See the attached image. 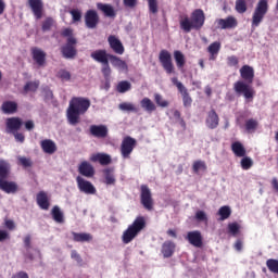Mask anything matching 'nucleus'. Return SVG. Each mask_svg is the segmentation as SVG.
Here are the masks:
<instances>
[{
  "instance_id": "nucleus-1",
  "label": "nucleus",
  "mask_w": 278,
  "mask_h": 278,
  "mask_svg": "<svg viewBox=\"0 0 278 278\" xmlns=\"http://www.w3.org/2000/svg\"><path fill=\"white\" fill-rule=\"evenodd\" d=\"M239 73L242 80H238L233 84L235 92L242 94L244 99H253V97H255V89H253L250 84H253V79L255 78V70L249 65H243Z\"/></svg>"
},
{
  "instance_id": "nucleus-2",
  "label": "nucleus",
  "mask_w": 278,
  "mask_h": 278,
  "mask_svg": "<svg viewBox=\"0 0 278 278\" xmlns=\"http://www.w3.org/2000/svg\"><path fill=\"white\" fill-rule=\"evenodd\" d=\"M90 110V99L84 97H74L70 100L66 110V118L70 125H79L83 114Z\"/></svg>"
},
{
  "instance_id": "nucleus-3",
  "label": "nucleus",
  "mask_w": 278,
  "mask_h": 278,
  "mask_svg": "<svg viewBox=\"0 0 278 278\" xmlns=\"http://www.w3.org/2000/svg\"><path fill=\"white\" fill-rule=\"evenodd\" d=\"M205 24V13H203V10L197 9L191 14V20L188 16H185L180 20V28L182 31H186V34H190L192 29H201L203 25Z\"/></svg>"
},
{
  "instance_id": "nucleus-4",
  "label": "nucleus",
  "mask_w": 278,
  "mask_h": 278,
  "mask_svg": "<svg viewBox=\"0 0 278 278\" xmlns=\"http://www.w3.org/2000/svg\"><path fill=\"white\" fill-rule=\"evenodd\" d=\"M144 227H147L144 217H137L134 223L129 225L128 228L123 232L122 242L124 244H129V242H132L138 237V233H140Z\"/></svg>"
},
{
  "instance_id": "nucleus-5",
  "label": "nucleus",
  "mask_w": 278,
  "mask_h": 278,
  "mask_svg": "<svg viewBox=\"0 0 278 278\" xmlns=\"http://www.w3.org/2000/svg\"><path fill=\"white\" fill-rule=\"evenodd\" d=\"M266 14H268V0H260L252 14V29H256L258 25H262Z\"/></svg>"
},
{
  "instance_id": "nucleus-6",
  "label": "nucleus",
  "mask_w": 278,
  "mask_h": 278,
  "mask_svg": "<svg viewBox=\"0 0 278 278\" xmlns=\"http://www.w3.org/2000/svg\"><path fill=\"white\" fill-rule=\"evenodd\" d=\"M159 60L167 75H173V73H175V65L173 64L170 52L162 50L159 54Z\"/></svg>"
},
{
  "instance_id": "nucleus-7",
  "label": "nucleus",
  "mask_w": 278,
  "mask_h": 278,
  "mask_svg": "<svg viewBox=\"0 0 278 278\" xmlns=\"http://www.w3.org/2000/svg\"><path fill=\"white\" fill-rule=\"evenodd\" d=\"M134 149H136V139L131 137L124 138L121 144L122 157L124 160H129L131 153H134Z\"/></svg>"
},
{
  "instance_id": "nucleus-8",
  "label": "nucleus",
  "mask_w": 278,
  "mask_h": 278,
  "mask_svg": "<svg viewBox=\"0 0 278 278\" xmlns=\"http://www.w3.org/2000/svg\"><path fill=\"white\" fill-rule=\"evenodd\" d=\"M76 184L79 192H83L84 194H97V188L94 185L86 180L84 177L77 176Z\"/></svg>"
},
{
  "instance_id": "nucleus-9",
  "label": "nucleus",
  "mask_w": 278,
  "mask_h": 278,
  "mask_svg": "<svg viewBox=\"0 0 278 278\" xmlns=\"http://www.w3.org/2000/svg\"><path fill=\"white\" fill-rule=\"evenodd\" d=\"M172 84L176 86V88L179 90L180 94L182 96V101L185 108H190L192 105V98H190V94L188 93V89L181 81L177 79V77L172 78Z\"/></svg>"
},
{
  "instance_id": "nucleus-10",
  "label": "nucleus",
  "mask_w": 278,
  "mask_h": 278,
  "mask_svg": "<svg viewBox=\"0 0 278 278\" xmlns=\"http://www.w3.org/2000/svg\"><path fill=\"white\" fill-rule=\"evenodd\" d=\"M141 204L146 210H153V197L151 195V189L147 185L141 186Z\"/></svg>"
},
{
  "instance_id": "nucleus-11",
  "label": "nucleus",
  "mask_w": 278,
  "mask_h": 278,
  "mask_svg": "<svg viewBox=\"0 0 278 278\" xmlns=\"http://www.w3.org/2000/svg\"><path fill=\"white\" fill-rule=\"evenodd\" d=\"M77 45V39L75 37H70L67 39V43L62 48V54L67 60H71L77 55V49H75V46Z\"/></svg>"
},
{
  "instance_id": "nucleus-12",
  "label": "nucleus",
  "mask_w": 278,
  "mask_h": 278,
  "mask_svg": "<svg viewBox=\"0 0 278 278\" xmlns=\"http://www.w3.org/2000/svg\"><path fill=\"white\" fill-rule=\"evenodd\" d=\"M218 29H235L238 27V20L233 16H228L226 18H218L215 21Z\"/></svg>"
},
{
  "instance_id": "nucleus-13",
  "label": "nucleus",
  "mask_w": 278,
  "mask_h": 278,
  "mask_svg": "<svg viewBox=\"0 0 278 278\" xmlns=\"http://www.w3.org/2000/svg\"><path fill=\"white\" fill-rule=\"evenodd\" d=\"M0 190L7 194H16L18 192V184L9 181L8 178H0Z\"/></svg>"
},
{
  "instance_id": "nucleus-14",
  "label": "nucleus",
  "mask_w": 278,
  "mask_h": 278,
  "mask_svg": "<svg viewBox=\"0 0 278 278\" xmlns=\"http://www.w3.org/2000/svg\"><path fill=\"white\" fill-rule=\"evenodd\" d=\"M186 240L197 249H201L203 247V236H201V231L199 230L189 231Z\"/></svg>"
},
{
  "instance_id": "nucleus-15",
  "label": "nucleus",
  "mask_w": 278,
  "mask_h": 278,
  "mask_svg": "<svg viewBox=\"0 0 278 278\" xmlns=\"http://www.w3.org/2000/svg\"><path fill=\"white\" fill-rule=\"evenodd\" d=\"M85 23L88 29H94L99 25V14L94 10H89L85 14Z\"/></svg>"
},
{
  "instance_id": "nucleus-16",
  "label": "nucleus",
  "mask_w": 278,
  "mask_h": 278,
  "mask_svg": "<svg viewBox=\"0 0 278 278\" xmlns=\"http://www.w3.org/2000/svg\"><path fill=\"white\" fill-rule=\"evenodd\" d=\"M33 60L36 62L38 66H45L47 64V52L40 48L31 49Z\"/></svg>"
},
{
  "instance_id": "nucleus-17",
  "label": "nucleus",
  "mask_w": 278,
  "mask_h": 278,
  "mask_svg": "<svg viewBox=\"0 0 278 278\" xmlns=\"http://www.w3.org/2000/svg\"><path fill=\"white\" fill-rule=\"evenodd\" d=\"M23 119L20 117H10L7 119V131L8 134H14L21 129Z\"/></svg>"
},
{
  "instance_id": "nucleus-18",
  "label": "nucleus",
  "mask_w": 278,
  "mask_h": 278,
  "mask_svg": "<svg viewBox=\"0 0 278 278\" xmlns=\"http://www.w3.org/2000/svg\"><path fill=\"white\" fill-rule=\"evenodd\" d=\"M28 5L37 20L42 18V0H28Z\"/></svg>"
},
{
  "instance_id": "nucleus-19",
  "label": "nucleus",
  "mask_w": 278,
  "mask_h": 278,
  "mask_svg": "<svg viewBox=\"0 0 278 278\" xmlns=\"http://www.w3.org/2000/svg\"><path fill=\"white\" fill-rule=\"evenodd\" d=\"M219 122H220V118L218 117V114L216 113V111L211 110L207 113V116L205 119L206 127L208 129H216V127H218Z\"/></svg>"
},
{
  "instance_id": "nucleus-20",
  "label": "nucleus",
  "mask_w": 278,
  "mask_h": 278,
  "mask_svg": "<svg viewBox=\"0 0 278 278\" xmlns=\"http://www.w3.org/2000/svg\"><path fill=\"white\" fill-rule=\"evenodd\" d=\"M40 147L43 151V153H47L48 155H53L55 151H58V144H55V141L51 139H45L40 141Z\"/></svg>"
},
{
  "instance_id": "nucleus-21",
  "label": "nucleus",
  "mask_w": 278,
  "mask_h": 278,
  "mask_svg": "<svg viewBox=\"0 0 278 278\" xmlns=\"http://www.w3.org/2000/svg\"><path fill=\"white\" fill-rule=\"evenodd\" d=\"M108 40L111 49H113L115 53H117L118 55H123V53H125V48L123 47V42H121L119 39L116 38V36L111 35L109 36Z\"/></svg>"
},
{
  "instance_id": "nucleus-22",
  "label": "nucleus",
  "mask_w": 278,
  "mask_h": 278,
  "mask_svg": "<svg viewBox=\"0 0 278 278\" xmlns=\"http://www.w3.org/2000/svg\"><path fill=\"white\" fill-rule=\"evenodd\" d=\"M110 55L112 54H109L105 50H96L91 53L92 60L100 64H108V62H110Z\"/></svg>"
},
{
  "instance_id": "nucleus-23",
  "label": "nucleus",
  "mask_w": 278,
  "mask_h": 278,
  "mask_svg": "<svg viewBox=\"0 0 278 278\" xmlns=\"http://www.w3.org/2000/svg\"><path fill=\"white\" fill-rule=\"evenodd\" d=\"M109 60H110L112 66H114V68H117V71L127 72L129 68L125 61L121 60V58H118L114 54L109 55Z\"/></svg>"
},
{
  "instance_id": "nucleus-24",
  "label": "nucleus",
  "mask_w": 278,
  "mask_h": 278,
  "mask_svg": "<svg viewBox=\"0 0 278 278\" xmlns=\"http://www.w3.org/2000/svg\"><path fill=\"white\" fill-rule=\"evenodd\" d=\"M91 162H99L102 166H108L112 163V156L106 153H96L90 156Z\"/></svg>"
},
{
  "instance_id": "nucleus-25",
  "label": "nucleus",
  "mask_w": 278,
  "mask_h": 278,
  "mask_svg": "<svg viewBox=\"0 0 278 278\" xmlns=\"http://www.w3.org/2000/svg\"><path fill=\"white\" fill-rule=\"evenodd\" d=\"M78 173L84 177H93L94 176V167L87 161H84L78 166Z\"/></svg>"
},
{
  "instance_id": "nucleus-26",
  "label": "nucleus",
  "mask_w": 278,
  "mask_h": 278,
  "mask_svg": "<svg viewBox=\"0 0 278 278\" xmlns=\"http://www.w3.org/2000/svg\"><path fill=\"white\" fill-rule=\"evenodd\" d=\"M90 134L94 136V138H105L108 136V126L105 125H91Z\"/></svg>"
},
{
  "instance_id": "nucleus-27",
  "label": "nucleus",
  "mask_w": 278,
  "mask_h": 278,
  "mask_svg": "<svg viewBox=\"0 0 278 278\" xmlns=\"http://www.w3.org/2000/svg\"><path fill=\"white\" fill-rule=\"evenodd\" d=\"M175 242L165 241L162 245L161 253L164 257H173V253H175Z\"/></svg>"
},
{
  "instance_id": "nucleus-28",
  "label": "nucleus",
  "mask_w": 278,
  "mask_h": 278,
  "mask_svg": "<svg viewBox=\"0 0 278 278\" xmlns=\"http://www.w3.org/2000/svg\"><path fill=\"white\" fill-rule=\"evenodd\" d=\"M140 105L142 110H144V112H148V114H153V112L157 110V106L155 105V103L152 102V100L149 98H143L140 101Z\"/></svg>"
},
{
  "instance_id": "nucleus-29",
  "label": "nucleus",
  "mask_w": 278,
  "mask_h": 278,
  "mask_svg": "<svg viewBox=\"0 0 278 278\" xmlns=\"http://www.w3.org/2000/svg\"><path fill=\"white\" fill-rule=\"evenodd\" d=\"M98 10L103 12L104 16H109L110 18H114L116 16V12L114 11V7L111 4H103L101 2L97 3Z\"/></svg>"
},
{
  "instance_id": "nucleus-30",
  "label": "nucleus",
  "mask_w": 278,
  "mask_h": 278,
  "mask_svg": "<svg viewBox=\"0 0 278 278\" xmlns=\"http://www.w3.org/2000/svg\"><path fill=\"white\" fill-rule=\"evenodd\" d=\"M37 205H39L41 210H49V197L47 192L40 191L37 194Z\"/></svg>"
},
{
  "instance_id": "nucleus-31",
  "label": "nucleus",
  "mask_w": 278,
  "mask_h": 278,
  "mask_svg": "<svg viewBox=\"0 0 278 278\" xmlns=\"http://www.w3.org/2000/svg\"><path fill=\"white\" fill-rule=\"evenodd\" d=\"M1 108L4 114H14L18 110V104L14 101H5Z\"/></svg>"
},
{
  "instance_id": "nucleus-32",
  "label": "nucleus",
  "mask_w": 278,
  "mask_h": 278,
  "mask_svg": "<svg viewBox=\"0 0 278 278\" xmlns=\"http://www.w3.org/2000/svg\"><path fill=\"white\" fill-rule=\"evenodd\" d=\"M232 152L237 157H244L247 155V149L240 141H236L231 144Z\"/></svg>"
},
{
  "instance_id": "nucleus-33",
  "label": "nucleus",
  "mask_w": 278,
  "mask_h": 278,
  "mask_svg": "<svg viewBox=\"0 0 278 278\" xmlns=\"http://www.w3.org/2000/svg\"><path fill=\"white\" fill-rule=\"evenodd\" d=\"M10 177V163L0 159V179H8Z\"/></svg>"
},
{
  "instance_id": "nucleus-34",
  "label": "nucleus",
  "mask_w": 278,
  "mask_h": 278,
  "mask_svg": "<svg viewBox=\"0 0 278 278\" xmlns=\"http://www.w3.org/2000/svg\"><path fill=\"white\" fill-rule=\"evenodd\" d=\"M74 242H90L92 240V235L88 232H72Z\"/></svg>"
},
{
  "instance_id": "nucleus-35",
  "label": "nucleus",
  "mask_w": 278,
  "mask_h": 278,
  "mask_svg": "<svg viewBox=\"0 0 278 278\" xmlns=\"http://www.w3.org/2000/svg\"><path fill=\"white\" fill-rule=\"evenodd\" d=\"M174 59L177 65V68H184L186 66V55L179 50L174 51Z\"/></svg>"
},
{
  "instance_id": "nucleus-36",
  "label": "nucleus",
  "mask_w": 278,
  "mask_h": 278,
  "mask_svg": "<svg viewBox=\"0 0 278 278\" xmlns=\"http://www.w3.org/2000/svg\"><path fill=\"white\" fill-rule=\"evenodd\" d=\"M208 53H211L210 60H216L218 52L220 51V42L215 41L211 43L207 48Z\"/></svg>"
},
{
  "instance_id": "nucleus-37",
  "label": "nucleus",
  "mask_w": 278,
  "mask_h": 278,
  "mask_svg": "<svg viewBox=\"0 0 278 278\" xmlns=\"http://www.w3.org/2000/svg\"><path fill=\"white\" fill-rule=\"evenodd\" d=\"M104 184L106 186H114L116 184V178L114 177V169H104Z\"/></svg>"
},
{
  "instance_id": "nucleus-38",
  "label": "nucleus",
  "mask_w": 278,
  "mask_h": 278,
  "mask_svg": "<svg viewBox=\"0 0 278 278\" xmlns=\"http://www.w3.org/2000/svg\"><path fill=\"white\" fill-rule=\"evenodd\" d=\"M52 218L55 223H64V213L60 210V206H54L51 211Z\"/></svg>"
},
{
  "instance_id": "nucleus-39",
  "label": "nucleus",
  "mask_w": 278,
  "mask_h": 278,
  "mask_svg": "<svg viewBox=\"0 0 278 278\" xmlns=\"http://www.w3.org/2000/svg\"><path fill=\"white\" fill-rule=\"evenodd\" d=\"M219 220H227L229 216H231V207L229 206H222L218 212Z\"/></svg>"
},
{
  "instance_id": "nucleus-40",
  "label": "nucleus",
  "mask_w": 278,
  "mask_h": 278,
  "mask_svg": "<svg viewBox=\"0 0 278 278\" xmlns=\"http://www.w3.org/2000/svg\"><path fill=\"white\" fill-rule=\"evenodd\" d=\"M117 92L124 94V92H129L131 90V83L127 80L119 81L116 87Z\"/></svg>"
},
{
  "instance_id": "nucleus-41",
  "label": "nucleus",
  "mask_w": 278,
  "mask_h": 278,
  "mask_svg": "<svg viewBox=\"0 0 278 278\" xmlns=\"http://www.w3.org/2000/svg\"><path fill=\"white\" fill-rule=\"evenodd\" d=\"M122 112H138V109L134 103L130 102H123L118 105Z\"/></svg>"
},
{
  "instance_id": "nucleus-42",
  "label": "nucleus",
  "mask_w": 278,
  "mask_h": 278,
  "mask_svg": "<svg viewBox=\"0 0 278 278\" xmlns=\"http://www.w3.org/2000/svg\"><path fill=\"white\" fill-rule=\"evenodd\" d=\"M40 86L39 81H28L24 86V91L25 92H36L38 90V87Z\"/></svg>"
},
{
  "instance_id": "nucleus-43",
  "label": "nucleus",
  "mask_w": 278,
  "mask_h": 278,
  "mask_svg": "<svg viewBox=\"0 0 278 278\" xmlns=\"http://www.w3.org/2000/svg\"><path fill=\"white\" fill-rule=\"evenodd\" d=\"M266 266H267L268 270H270V273H275L276 275H278V261L277 260H273V258L267 260Z\"/></svg>"
},
{
  "instance_id": "nucleus-44",
  "label": "nucleus",
  "mask_w": 278,
  "mask_h": 278,
  "mask_svg": "<svg viewBox=\"0 0 278 278\" xmlns=\"http://www.w3.org/2000/svg\"><path fill=\"white\" fill-rule=\"evenodd\" d=\"M240 229H242V227L236 222L228 224V231L231 236H238V233H240Z\"/></svg>"
},
{
  "instance_id": "nucleus-45",
  "label": "nucleus",
  "mask_w": 278,
  "mask_h": 278,
  "mask_svg": "<svg viewBox=\"0 0 278 278\" xmlns=\"http://www.w3.org/2000/svg\"><path fill=\"white\" fill-rule=\"evenodd\" d=\"M257 125H258L257 121H255L253 118L252 119H248L245 122V129L250 134H253V131H255V129H257Z\"/></svg>"
},
{
  "instance_id": "nucleus-46",
  "label": "nucleus",
  "mask_w": 278,
  "mask_h": 278,
  "mask_svg": "<svg viewBox=\"0 0 278 278\" xmlns=\"http://www.w3.org/2000/svg\"><path fill=\"white\" fill-rule=\"evenodd\" d=\"M154 101L159 108H168V101L164 100L160 93L154 94Z\"/></svg>"
},
{
  "instance_id": "nucleus-47",
  "label": "nucleus",
  "mask_w": 278,
  "mask_h": 278,
  "mask_svg": "<svg viewBox=\"0 0 278 278\" xmlns=\"http://www.w3.org/2000/svg\"><path fill=\"white\" fill-rule=\"evenodd\" d=\"M253 166V160L249 156H244L241 160V168L243 170H249Z\"/></svg>"
},
{
  "instance_id": "nucleus-48",
  "label": "nucleus",
  "mask_w": 278,
  "mask_h": 278,
  "mask_svg": "<svg viewBox=\"0 0 278 278\" xmlns=\"http://www.w3.org/2000/svg\"><path fill=\"white\" fill-rule=\"evenodd\" d=\"M102 75L106 81H110V77L112 75V68L110 67V62L102 64Z\"/></svg>"
},
{
  "instance_id": "nucleus-49",
  "label": "nucleus",
  "mask_w": 278,
  "mask_h": 278,
  "mask_svg": "<svg viewBox=\"0 0 278 278\" xmlns=\"http://www.w3.org/2000/svg\"><path fill=\"white\" fill-rule=\"evenodd\" d=\"M236 11L239 14H244V12H247V2L244 0H237L236 1Z\"/></svg>"
},
{
  "instance_id": "nucleus-50",
  "label": "nucleus",
  "mask_w": 278,
  "mask_h": 278,
  "mask_svg": "<svg viewBox=\"0 0 278 278\" xmlns=\"http://www.w3.org/2000/svg\"><path fill=\"white\" fill-rule=\"evenodd\" d=\"M192 168L195 173H201V170H206L207 169V165H205V163L203 161H195L193 163Z\"/></svg>"
},
{
  "instance_id": "nucleus-51",
  "label": "nucleus",
  "mask_w": 278,
  "mask_h": 278,
  "mask_svg": "<svg viewBox=\"0 0 278 278\" xmlns=\"http://www.w3.org/2000/svg\"><path fill=\"white\" fill-rule=\"evenodd\" d=\"M194 218L198 223H207V213L205 211H197Z\"/></svg>"
},
{
  "instance_id": "nucleus-52",
  "label": "nucleus",
  "mask_w": 278,
  "mask_h": 278,
  "mask_svg": "<svg viewBox=\"0 0 278 278\" xmlns=\"http://www.w3.org/2000/svg\"><path fill=\"white\" fill-rule=\"evenodd\" d=\"M24 247H25V249H26L27 257H28L29 260H34V256H31V255L29 254V249H31V237H30V236H26V237L24 238Z\"/></svg>"
},
{
  "instance_id": "nucleus-53",
  "label": "nucleus",
  "mask_w": 278,
  "mask_h": 278,
  "mask_svg": "<svg viewBox=\"0 0 278 278\" xmlns=\"http://www.w3.org/2000/svg\"><path fill=\"white\" fill-rule=\"evenodd\" d=\"M58 77L59 79H61L62 81H71V72L66 71V70H61L58 73Z\"/></svg>"
},
{
  "instance_id": "nucleus-54",
  "label": "nucleus",
  "mask_w": 278,
  "mask_h": 278,
  "mask_svg": "<svg viewBox=\"0 0 278 278\" xmlns=\"http://www.w3.org/2000/svg\"><path fill=\"white\" fill-rule=\"evenodd\" d=\"M54 21L52 17H47L42 24V30L43 31H49V29H51V27H53L54 25Z\"/></svg>"
},
{
  "instance_id": "nucleus-55",
  "label": "nucleus",
  "mask_w": 278,
  "mask_h": 278,
  "mask_svg": "<svg viewBox=\"0 0 278 278\" xmlns=\"http://www.w3.org/2000/svg\"><path fill=\"white\" fill-rule=\"evenodd\" d=\"M70 14L73 17L74 23L81 21V11L74 9V10L70 11Z\"/></svg>"
},
{
  "instance_id": "nucleus-56",
  "label": "nucleus",
  "mask_w": 278,
  "mask_h": 278,
  "mask_svg": "<svg viewBox=\"0 0 278 278\" xmlns=\"http://www.w3.org/2000/svg\"><path fill=\"white\" fill-rule=\"evenodd\" d=\"M149 10L152 14H157V0H148Z\"/></svg>"
},
{
  "instance_id": "nucleus-57",
  "label": "nucleus",
  "mask_w": 278,
  "mask_h": 278,
  "mask_svg": "<svg viewBox=\"0 0 278 278\" xmlns=\"http://www.w3.org/2000/svg\"><path fill=\"white\" fill-rule=\"evenodd\" d=\"M71 257H72V260H75V262H77V264H81V262H83L81 256L75 250H73L71 252Z\"/></svg>"
},
{
  "instance_id": "nucleus-58",
  "label": "nucleus",
  "mask_w": 278,
  "mask_h": 278,
  "mask_svg": "<svg viewBox=\"0 0 278 278\" xmlns=\"http://www.w3.org/2000/svg\"><path fill=\"white\" fill-rule=\"evenodd\" d=\"M4 225H5L7 229H10V231H13V229H16V224H14V220H12V219H7L4 222Z\"/></svg>"
},
{
  "instance_id": "nucleus-59",
  "label": "nucleus",
  "mask_w": 278,
  "mask_h": 278,
  "mask_svg": "<svg viewBox=\"0 0 278 278\" xmlns=\"http://www.w3.org/2000/svg\"><path fill=\"white\" fill-rule=\"evenodd\" d=\"M124 5L126 8H136V5H138V0H124Z\"/></svg>"
},
{
  "instance_id": "nucleus-60",
  "label": "nucleus",
  "mask_w": 278,
  "mask_h": 278,
  "mask_svg": "<svg viewBox=\"0 0 278 278\" xmlns=\"http://www.w3.org/2000/svg\"><path fill=\"white\" fill-rule=\"evenodd\" d=\"M228 66H238V58L237 56H228Z\"/></svg>"
},
{
  "instance_id": "nucleus-61",
  "label": "nucleus",
  "mask_w": 278,
  "mask_h": 278,
  "mask_svg": "<svg viewBox=\"0 0 278 278\" xmlns=\"http://www.w3.org/2000/svg\"><path fill=\"white\" fill-rule=\"evenodd\" d=\"M62 36L67 38V40H68V38H73V29H71V28L63 29Z\"/></svg>"
},
{
  "instance_id": "nucleus-62",
  "label": "nucleus",
  "mask_w": 278,
  "mask_h": 278,
  "mask_svg": "<svg viewBox=\"0 0 278 278\" xmlns=\"http://www.w3.org/2000/svg\"><path fill=\"white\" fill-rule=\"evenodd\" d=\"M18 160H20L22 166H25V167L31 166V161L29 159H27V157H20Z\"/></svg>"
},
{
  "instance_id": "nucleus-63",
  "label": "nucleus",
  "mask_w": 278,
  "mask_h": 278,
  "mask_svg": "<svg viewBox=\"0 0 278 278\" xmlns=\"http://www.w3.org/2000/svg\"><path fill=\"white\" fill-rule=\"evenodd\" d=\"M11 278H29V275L25 271H18L15 275H13Z\"/></svg>"
},
{
  "instance_id": "nucleus-64",
  "label": "nucleus",
  "mask_w": 278,
  "mask_h": 278,
  "mask_svg": "<svg viewBox=\"0 0 278 278\" xmlns=\"http://www.w3.org/2000/svg\"><path fill=\"white\" fill-rule=\"evenodd\" d=\"M10 238V233L5 230H0V242H3V240H8Z\"/></svg>"
}]
</instances>
